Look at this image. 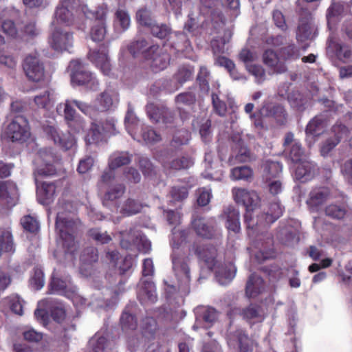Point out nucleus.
Here are the masks:
<instances>
[{"label": "nucleus", "instance_id": "nucleus-1", "mask_svg": "<svg viewBox=\"0 0 352 352\" xmlns=\"http://www.w3.org/2000/svg\"><path fill=\"white\" fill-rule=\"evenodd\" d=\"M72 208V206L69 202L63 204L59 203L56 228L60 236L58 243L63 249L66 262L74 264L78 246L74 241L73 234L77 230L80 222L74 220L72 217L70 210ZM61 254L62 251L58 250L55 251L54 255V257L60 258Z\"/></svg>", "mask_w": 352, "mask_h": 352}, {"label": "nucleus", "instance_id": "nucleus-2", "mask_svg": "<svg viewBox=\"0 0 352 352\" xmlns=\"http://www.w3.org/2000/svg\"><path fill=\"white\" fill-rule=\"evenodd\" d=\"M189 232L181 230L175 227L172 230L170 245L173 248L171 255L173 270L178 282L179 289L188 293L191 280L189 258L184 254V249L188 238Z\"/></svg>", "mask_w": 352, "mask_h": 352}, {"label": "nucleus", "instance_id": "nucleus-3", "mask_svg": "<svg viewBox=\"0 0 352 352\" xmlns=\"http://www.w3.org/2000/svg\"><path fill=\"white\" fill-rule=\"evenodd\" d=\"M195 254L210 270H215V277L220 285H225L229 283L235 276L236 269L230 263L225 267H217V251L212 245H202L196 248Z\"/></svg>", "mask_w": 352, "mask_h": 352}, {"label": "nucleus", "instance_id": "nucleus-4", "mask_svg": "<svg viewBox=\"0 0 352 352\" xmlns=\"http://www.w3.org/2000/svg\"><path fill=\"white\" fill-rule=\"evenodd\" d=\"M232 193L234 201L245 208L246 212L244 218L247 228L249 230L248 235H254V228L258 224L256 215H254V212L261 206V198L258 194L254 190L243 188H233Z\"/></svg>", "mask_w": 352, "mask_h": 352}, {"label": "nucleus", "instance_id": "nucleus-5", "mask_svg": "<svg viewBox=\"0 0 352 352\" xmlns=\"http://www.w3.org/2000/svg\"><path fill=\"white\" fill-rule=\"evenodd\" d=\"M289 156L296 164L294 168L296 179L300 182H306L314 177L316 172V166L308 160L299 142H294L290 148Z\"/></svg>", "mask_w": 352, "mask_h": 352}, {"label": "nucleus", "instance_id": "nucleus-6", "mask_svg": "<svg viewBox=\"0 0 352 352\" xmlns=\"http://www.w3.org/2000/svg\"><path fill=\"white\" fill-rule=\"evenodd\" d=\"M82 10L87 19L94 20L91 26L90 37L93 41H102L107 33L105 18L107 7L102 4L96 10H90L87 6L82 7Z\"/></svg>", "mask_w": 352, "mask_h": 352}, {"label": "nucleus", "instance_id": "nucleus-7", "mask_svg": "<svg viewBox=\"0 0 352 352\" xmlns=\"http://www.w3.org/2000/svg\"><path fill=\"white\" fill-rule=\"evenodd\" d=\"M76 107L82 113L88 116L92 120L97 117V111L92 105L77 100H66L65 102L58 104L56 107V111L58 114L63 115L67 122L80 116L76 113L74 107Z\"/></svg>", "mask_w": 352, "mask_h": 352}, {"label": "nucleus", "instance_id": "nucleus-8", "mask_svg": "<svg viewBox=\"0 0 352 352\" xmlns=\"http://www.w3.org/2000/svg\"><path fill=\"white\" fill-rule=\"evenodd\" d=\"M69 69L71 71L72 82L77 85H85L91 91H96L99 83L93 74L88 72L85 66L79 60L70 62Z\"/></svg>", "mask_w": 352, "mask_h": 352}, {"label": "nucleus", "instance_id": "nucleus-9", "mask_svg": "<svg viewBox=\"0 0 352 352\" xmlns=\"http://www.w3.org/2000/svg\"><path fill=\"white\" fill-rule=\"evenodd\" d=\"M59 158L51 148L41 149L34 160L35 173L52 176L56 173Z\"/></svg>", "mask_w": 352, "mask_h": 352}, {"label": "nucleus", "instance_id": "nucleus-10", "mask_svg": "<svg viewBox=\"0 0 352 352\" xmlns=\"http://www.w3.org/2000/svg\"><path fill=\"white\" fill-rule=\"evenodd\" d=\"M3 135L12 142L25 141L30 135L28 120L22 116H15L7 126Z\"/></svg>", "mask_w": 352, "mask_h": 352}, {"label": "nucleus", "instance_id": "nucleus-11", "mask_svg": "<svg viewBox=\"0 0 352 352\" xmlns=\"http://www.w3.org/2000/svg\"><path fill=\"white\" fill-rule=\"evenodd\" d=\"M116 120L113 118L106 120L101 127L95 122L91 123V128L85 136V141L87 144H98L105 136L116 134Z\"/></svg>", "mask_w": 352, "mask_h": 352}, {"label": "nucleus", "instance_id": "nucleus-12", "mask_svg": "<svg viewBox=\"0 0 352 352\" xmlns=\"http://www.w3.org/2000/svg\"><path fill=\"white\" fill-rule=\"evenodd\" d=\"M27 78L33 82H40L45 78V67L37 52L28 54L22 63Z\"/></svg>", "mask_w": 352, "mask_h": 352}, {"label": "nucleus", "instance_id": "nucleus-13", "mask_svg": "<svg viewBox=\"0 0 352 352\" xmlns=\"http://www.w3.org/2000/svg\"><path fill=\"white\" fill-rule=\"evenodd\" d=\"M49 44L56 52H70L74 45L73 33L61 28L53 26Z\"/></svg>", "mask_w": 352, "mask_h": 352}, {"label": "nucleus", "instance_id": "nucleus-14", "mask_svg": "<svg viewBox=\"0 0 352 352\" xmlns=\"http://www.w3.org/2000/svg\"><path fill=\"white\" fill-rule=\"evenodd\" d=\"M45 132L54 142L64 150L74 149L76 146V140L70 133H63L54 126H47Z\"/></svg>", "mask_w": 352, "mask_h": 352}, {"label": "nucleus", "instance_id": "nucleus-15", "mask_svg": "<svg viewBox=\"0 0 352 352\" xmlns=\"http://www.w3.org/2000/svg\"><path fill=\"white\" fill-rule=\"evenodd\" d=\"M116 168H109L104 171L101 176L100 184L111 185L109 189L104 195V204H107V201H113L122 195L124 192V186L122 184L112 185L115 179Z\"/></svg>", "mask_w": 352, "mask_h": 352}, {"label": "nucleus", "instance_id": "nucleus-16", "mask_svg": "<svg viewBox=\"0 0 352 352\" xmlns=\"http://www.w3.org/2000/svg\"><path fill=\"white\" fill-rule=\"evenodd\" d=\"M195 322L192 326L194 330L210 328L217 318L216 310L212 307L204 306L195 309Z\"/></svg>", "mask_w": 352, "mask_h": 352}, {"label": "nucleus", "instance_id": "nucleus-17", "mask_svg": "<svg viewBox=\"0 0 352 352\" xmlns=\"http://www.w3.org/2000/svg\"><path fill=\"white\" fill-rule=\"evenodd\" d=\"M272 239L267 236L263 239L262 236H258L250 248L251 254H254L255 258L259 263L264 261L273 256L274 252L272 250Z\"/></svg>", "mask_w": 352, "mask_h": 352}, {"label": "nucleus", "instance_id": "nucleus-18", "mask_svg": "<svg viewBox=\"0 0 352 352\" xmlns=\"http://www.w3.org/2000/svg\"><path fill=\"white\" fill-rule=\"evenodd\" d=\"M145 58L151 60V67L155 72L163 70L169 64L170 57L162 48L159 46H152L146 52Z\"/></svg>", "mask_w": 352, "mask_h": 352}, {"label": "nucleus", "instance_id": "nucleus-19", "mask_svg": "<svg viewBox=\"0 0 352 352\" xmlns=\"http://www.w3.org/2000/svg\"><path fill=\"white\" fill-rule=\"evenodd\" d=\"M119 102V94L118 91L113 88L108 87L95 100L94 107L98 113L100 111H107L115 107Z\"/></svg>", "mask_w": 352, "mask_h": 352}, {"label": "nucleus", "instance_id": "nucleus-20", "mask_svg": "<svg viewBox=\"0 0 352 352\" xmlns=\"http://www.w3.org/2000/svg\"><path fill=\"white\" fill-rule=\"evenodd\" d=\"M316 35V27L311 15L309 13L301 17L296 32V39L300 43L311 41Z\"/></svg>", "mask_w": 352, "mask_h": 352}, {"label": "nucleus", "instance_id": "nucleus-21", "mask_svg": "<svg viewBox=\"0 0 352 352\" xmlns=\"http://www.w3.org/2000/svg\"><path fill=\"white\" fill-rule=\"evenodd\" d=\"M225 219V226L229 234V238L238 234L241 230L239 210L232 206L226 207L221 215Z\"/></svg>", "mask_w": 352, "mask_h": 352}, {"label": "nucleus", "instance_id": "nucleus-22", "mask_svg": "<svg viewBox=\"0 0 352 352\" xmlns=\"http://www.w3.org/2000/svg\"><path fill=\"white\" fill-rule=\"evenodd\" d=\"M123 238L120 241V245L123 248L128 249L131 246V241L137 245L140 252L148 253L151 249V243L145 235L138 231H131L129 234L128 239H124L125 235L121 232Z\"/></svg>", "mask_w": 352, "mask_h": 352}, {"label": "nucleus", "instance_id": "nucleus-23", "mask_svg": "<svg viewBox=\"0 0 352 352\" xmlns=\"http://www.w3.org/2000/svg\"><path fill=\"white\" fill-rule=\"evenodd\" d=\"M334 139H327L322 145L320 153L322 156H326L328 153L340 142V141L346 138L349 133L348 129L342 124H336L331 129Z\"/></svg>", "mask_w": 352, "mask_h": 352}, {"label": "nucleus", "instance_id": "nucleus-24", "mask_svg": "<svg viewBox=\"0 0 352 352\" xmlns=\"http://www.w3.org/2000/svg\"><path fill=\"white\" fill-rule=\"evenodd\" d=\"M90 61L94 64L104 75H109L111 65L107 51L102 47L98 50H92L89 53Z\"/></svg>", "mask_w": 352, "mask_h": 352}, {"label": "nucleus", "instance_id": "nucleus-25", "mask_svg": "<svg viewBox=\"0 0 352 352\" xmlns=\"http://www.w3.org/2000/svg\"><path fill=\"white\" fill-rule=\"evenodd\" d=\"M76 18L71 6H57L54 14L52 26L56 24H63L66 26L74 25Z\"/></svg>", "mask_w": 352, "mask_h": 352}, {"label": "nucleus", "instance_id": "nucleus-26", "mask_svg": "<svg viewBox=\"0 0 352 352\" xmlns=\"http://www.w3.org/2000/svg\"><path fill=\"white\" fill-rule=\"evenodd\" d=\"M326 124L322 116H317L307 124L306 128V142L311 146L316 141V138L322 132Z\"/></svg>", "mask_w": 352, "mask_h": 352}, {"label": "nucleus", "instance_id": "nucleus-27", "mask_svg": "<svg viewBox=\"0 0 352 352\" xmlns=\"http://www.w3.org/2000/svg\"><path fill=\"white\" fill-rule=\"evenodd\" d=\"M43 182L41 186L37 187V197L38 201L43 205L50 204L54 199V195L59 190V184Z\"/></svg>", "mask_w": 352, "mask_h": 352}, {"label": "nucleus", "instance_id": "nucleus-28", "mask_svg": "<svg viewBox=\"0 0 352 352\" xmlns=\"http://www.w3.org/2000/svg\"><path fill=\"white\" fill-rule=\"evenodd\" d=\"M146 112L151 120L155 122L162 121L166 124L173 122V113L166 108H158L154 104H148L146 106Z\"/></svg>", "mask_w": 352, "mask_h": 352}, {"label": "nucleus", "instance_id": "nucleus-29", "mask_svg": "<svg viewBox=\"0 0 352 352\" xmlns=\"http://www.w3.org/2000/svg\"><path fill=\"white\" fill-rule=\"evenodd\" d=\"M282 214L283 209L280 205L277 202L272 204L270 207V212L261 215L256 214V220L258 221V224L254 228V232L258 230L259 228H265L274 223Z\"/></svg>", "mask_w": 352, "mask_h": 352}, {"label": "nucleus", "instance_id": "nucleus-30", "mask_svg": "<svg viewBox=\"0 0 352 352\" xmlns=\"http://www.w3.org/2000/svg\"><path fill=\"white\" fill-rule=\"evenodd\" d=\"M0 199L10 206H14L19 199V192L12 182H0Z\"/></svg>", "mask_w": 352, "mask_h": 352}, {"label": "nucleus", "instance_id": "nucleus-31", "mask_svg": "<svg viewBox=\"0 0 352 352\" xmlns=\"http://www.w3.org/2000/svg\"><path fill=\"white\" fill-rule=\"evenodd\" d=\"M192 226L197 235L206 238H212L215 232L212 221L203 217H196L192 221Z\"/></svg>", "mask_w": 352, "mask_h": 352}, {"label": "nucleus", "instance_id": "nucleus-32", "mask_svg": "<svg viewBox=\"0 0 352 352\" xmlns=\"http://www.w3.org/2000/svg\"><path fill=\"white\" fill-rule=\"evenodd\" d=\"M56 100L54 92L50 89H45L38 91L34 96L33 102L38 109L49 110Z\"/></svg>", "mask_w": 352, "mask_h": 352}, {"label": "nucleus", "instance_id": "nucleus-33", "mask_svg": "<svg viewBox=\"0 0 352 352\" xmlns=\"http://www.w3.org/2000/svg\"><path fill=\"white\" fill-rule=\"evenodd\" d=\"M329 195V191L327 188H318L314 189L309 194L307 200V204L311 211H318L319 207L324 202Z\"/></svg>", "mask_w": 352, "mask_h": 352}, {"label": "nucleus", "instance_id": "nucleus-34", "mask_svg": "<svg viewBox=\"0 0 352 352\" xmlns=\"http://www.w3.org/2000/svg\"><path fill=\"white\" fill-rule=\"evenodd\" d=\"M262 117L274 118L278 122H282L285 116V109L280 104L265 102L259 110Z\"/></svg>", "mask_w": 352, "mask_h": 352}, {"label": "nucleus", "instance_id": "nucleus-35", "mask_svg": "<svg viewBox=\"0 0 352 352\" xmlns=\"http://www.w3.org/2000/svg\"><path fill=\"white\" fill-rule=\"evenodd\" d=\"M263 60L274 74H283L287 71L285 63L279 61L277 54L272 50H267L264 52Z\"/></svg>", "mask_w": 352, "mask_h": 352}, {"label": "nucleus", "instance_id": "nucleus-36", "mask_svg": "<svg viewBox=\"0 0 352 352\" xmlns=\"http://www.w3.org/2000/svg\"><path fill=\"white\" fill-rule=\"evenodd\" d=\"M288 88V85H284L283 87L279 88L278 94L281 96L287 95V98L291 106L298 111H303L305 109L306 104H307V100L303 98L301 94L298 91H295L287 94Z\"/></svg>", "mask_w": 352, "mask_h": 352}, {"label": "nucleus", "instance_id": "nucleus-37", "mask_svg": "<svg viewBox=\"0 0 352 352\" xmlns=\"http://www.w3.org/2000/svg\"><path fill=\"white\" fill-rule=\"evenodd\" d=\"M234 144V157L232 156L230 161L234 164L237 162H246L250 160V152L245 146L243 141L240 136H235L232 138Z\"/></svg>", "mask_w": 352, "mask_h": 352}, {"label": "nucleus", "instance_id": "nucleus-38", "mask_svg": "<svg viewBox=\"0 0 352 352\" xmlns=\"http://www.w3.org/2000/svg\"><path fill=\"white\" fill-rule=\"evenodd\" d=\"M265 289L263 280L258 275L252 274L247 282L245 293L249 298H255Z\"/></svg>", "mask_w": 352, "mask_h": 352}, {"label": "nucleus", "instance_id": "nucleus-39", "mask_svg": "<svg viewBox=\"0 0 352 352\" xmlns=\"http://www.w3.org/2000/svg\"><path fill=\"white\" fill-rule=\"evenodd\" d=\"M219 162L217 160L214 161V154L212 152L206 153L204 159L205 170L202 173V176L211 180H220L221 172H212V170L216 168Z\"/></svg>", "mask_w": 352, "mask_h": 352}, {"label": "nucleus", "instance_id": "nucleus-40", "mask_svg": "<svg viewBox=\"0 0 352 352\" xmlns=\"http://www.w3.org/2000/svg\"><path fill=\"white\" fill-rule=\"evenodd\" d=\"M70 287H75L73 285L69 279L62 280L58 277H56L54 274L52 276V282L50 283V291L52 294H56L67 297L70 294Z\"/></svg>", "mask_w": 352, "mask_h": 352}, {"label": "nucleus", "instance_id": "nucleus-41", "mask_svg": "<svg viewBox=\"0 0 352 352\" xmlns=\"http://www.w3.org/2000/svg\"><path fill=\"white\" fill-rule=\"evenodd\" d=\"M349 10V5L342 1H332L331 6L327 10V19L329 27L333 23L335 19Z\"/></svg>", "mask_w": 352, "mask_h": 352}, {"label": "nucleus", "instance_id": "nucleus-42", "mask_svg": "<svg viewBox=\"0 0 352 352\" xmlns=\"http://www.w3.org/2000/svg\"><path fill=\"white\" fill-rule=\"evenodd\" d=\"M113 25L116 29L125 31L131 25V17L127 10L122 8H119L115 12Z\"/></svg>", "mask_w": 352, "mask_h": 352}, {"label": "nucleus", "instance_id": "nucleus-43", "mask_svg": "<svg viewBox=\"0 0 352 352\" xmlns=\"http://www.w3.org/2000/svg\"><path fill=\"white\" fill-rule=\"evenodd\" d=\"M263 178L269 180L278 178L282 172L283 166L278 162L267 160L263 165Z\"/></svg>", "mask_w": 352, "mask_h": 352}, {"label": "nucleus", "instance_id": "nucleus-44", "mask_svg": "<svg viewBox=\"0 0 352 352\" xmlns=\"http://www.w3.org/2000/svg\"><path fill=\"white\" fill-rule=\"evenodd\" d=\"M327 51L333 53L339 59H347L351 56L348 47L336 42L331 36L328 40Z\"/></svg>", "mask_w": 352, "mask_h": 352}, {"label": "nucleus", "instance_id": "nucleus-45", "mask_svg": "<svg viewBox=\"0 0 352 352\" xmlns=\"http://www.w3.org/2000/svg\"><path fill=\"white\" fill-rule=\"evenodd\" d=\"M138 297L140 300H148L151 302H155L157 300V294L154 283L149 280L144 281L138 293Z\"/></svg>", "mask_w": 352, "mask_h": 352}, {"label": "nucleus", "instance_id": "nucleus-46", "mask_svg": "<svg viewBox=\"0 0 352 352\" xmlns=\"http://www.w3.org/2000/svg\"><path fill=\"white\" fill-rule=\"evenodd\" d=\"M70 131L74 133L84 135L89 132L91 125L88 126L85 119L80 116L67 122Z\"/></svg>", "mask_w": 352, "mask_h": 352}, {"label": "nucleus", "instance_id": "nucleus-47", "mask_svg": "<svg viewBox=\"0 0 352 352\" xmlns=\"http://www.w3.org/2000/svg\"><path fill=\"white\" fill-rule=\"evenodd\" d=\"M1 304L10 307L11 311L19 316L23 315V300L16 294H12L1 300Z\"/></svg>", "mask_w": 352, "mask_h": 352}, {"label": "nucleus", "instance_id": "nucleus-48", "mask_svg": "<svg viewBox=\"0 0 352 352\" xmlns=\"http://www.w3.org/2000/svg\"><path fill=\"white\" fill-rule=\"evenodd\" d=\"M131 162V155L126 152H116L113 153L109 159V166L111 168H117L126 165Z\"/></svg>", "mask_w": 352, "mask_h": 352}, {"label": "nucleus", "instance_id": "nucleus-49", "mask_svg": "<svg viewBox=\"0 0 352 352\" xmlns=\"http://www.w3.org/2000/svg\"><path fill=\"white\" fill-rule=\"evenodd\" d=\"M242 315L247 320H254L256 322H261L264 319L265 313L258 306L251 305L242 311Z\"/></svg>", "mask_w": 352, "mask_h": 352}, {"label": "nucleus", "instance_id": "nucleus-50", "mask_svg": "<svg viewBox=\"0 0 352 352\" xmlns=\"http://www.w3.org/2000/svg\"><path fill=\"white\" fill-rule=\"evenodd\" d=\"M252 169L246 166H237L231 170L230 178L232 180L248 181L252 177Z\"/></svg>", "mask_w": 352, "mask_h": 352}, {"label": "nucleus", "instance_id": "nucleus-51", "mask_svg": "<svg viewBox=\"0 0 352 352\" xmlns=\"http://www.w3.org/2000/svg\"><path fill=\"white\" fill-rule=\"evenodd\" d=\"M126 129L133 139L135 137V130L139 127L140 124L139 120L137 118L133 111L129 109L124 119Z\"/></svg>", "mask_w": 352, "mask_h": 352}, {"label": "nucleus", "instance_id": "nucleus-52", "mask_svg": "<svg viewBox=\"0 0 352 352\" xmlns=\"http://www.w3.org/2000/svg\"><path fill=\"white\" fill-rule=\"evenodd\" d=\"M50 300L43 299L38 302V307L35 310L34 315L38 321L45 325L48 319V309L50 308Z\"/></svg>", "mask_w": 352, "mask_h": 352}, {"label": "nucleus", "instance_id": "nucleus-53", "mask_svg": "<svg viewBox=\"0 0 352 352\" xmlns=\"http://www.w3.org/2000/svg\"><path fill=\"white\" fill-rule=\"evenodd\" d=\"M14 251L12 234L5 231L0 236V256L4 253H12Z\"/></svg>", "mask_w": 352, "mask_h": 352}, {"label": "nucleus", "instance_id": "nucleus-54", "mask_svg": "<svg viewBox=\"0 0 352 352\" xmlns=\"http://www.w3.org/2000/svg\"><path fill=\"white\" fill-rule=\"evenodd\" d=\"M194 128L199 129V133L204 142H208L210 139V126L211 123L209 119L204 118L201 122L195 120L192 122Z\"/></svg>", "mask_w": 352, "mask_h": 352}, {"label": "nucleus", "instance_id": "nucleus-55", "mask_svg": "<svg viewBox=\"0 0 352 352\" xmlns=\"http://www.w3.org/2000/svg\"><path fill=\"white\" fill-rule=\"evenodd\" d=\"M246 70L254 78L257 84H262L267 79V74L263 66L257 64L247 65Z\"/></svg>", "mask_w": 352, "mask_h": 352}, {"label": "nucleus", "instance_id": "nucleus-56", "mask_svg": "<svg viewBox=\"0 0 352 352\" xmlns=\"http://www.w3.org/2000/svg\"><path fill=\"white\" fill-rule=\"evenodd\" d=\"M143 205L140 202L132 199H127L120 208V212L126 215H133L140 212Z\"/></svg>", "mask_w": 352, "mask_h": 352}, {"label": "nucleus", "instance_id": "nucleus-57", "mask_svg": "<svg viewBox=\"0 0 352 352\" xmlns=\"http://www.w3.org/2000/svg\"><path fill=\"white\" fill-rule=\"evenodd\" d=\"M280 56L285 60H296L300 56V50L294 44L289 45L280 49Z\"/></svg>", "mask_w": 352, "mask_h": 352}, {"label": "nucleus", "instance_id": "nucleus-58", "mask_svg": "<svg viewBox=\"0 0 352 352\" xmlns=\"http://www.w3.org/2000/svg\"><path fill=\"white\" fill-rule=\"evenodd\" d=\"M190 139V133L186 129H180L175 132L171 142V146L178 148L182 145L187 144Z\"/></svg>", "mask_w": 352, "mask_h": 352}, {"label": "nucleus", "instance_id": "nucleus-59", "mask_svg": "<svg viewBox=\"0 0 352 352\" xmlns=\"http://www.w3.org/2000/svg\"><path fill=\"white\" fill-rule=\"evenodd\" d=\"M91 352H106L107 349V340L103 336L96 334L89 342Z\"/></svg>", "mask_w": 352, "mask_h": 352}, {"label": "nucleus", "instance_id": "nucleus-60", "mask_svg": "<svg viewBox=\"0 0 352 352\" xmlns=\"http://www.w3.org/2000/svg\"><path fill=\"white\" fill-rule=\"evenodd\" d=\"M225 36L226 38H215L211 41V47L214 54H223L228 50L226 45L231 37L230 32H226Z\"/></svg>", "mask_w": 352, "mask_h": 352}, {"label": "nucleus", "instance_id": "nucleus-61", "mask_svg": "<svg viewBox=\"0 0 352 352\" xmlns=\"http://www.w3.org/2000/svg\"><path fill=\"white\" fill-rule=\"evenodd\" d=\"M122 329L124 331L135 330L137 327V321L131 314L124 311L120 318Z\"/></svg>", "mask_w": 352, "mask_h": 352}, {"label": "nucleus", "instance_id": "nucleus-62", "mask_svg": "<svg viewBox=\"0 0 352 352\" xmlns=\"http://www.w3.org/2000/svg\"><path fill=\"white\" fill-rule=\"evenodd\" d=\"M40 30L36 27V22L34 21H29L24 23L22 30L20 32V37L33 38L38 36Z\"/></svg>", "mask_w": 352, "mask_h": 352}, {"label": "nucleus", "instance_id": "nucleus-63", "mask_svg": "<svg viewBox=\"0 0 352 352\" xmlns=\"http://www.w3.org/2000/svg\"><path fill=\"white\" fill-rule=\"evenodd\" d=\"M149 28L154 36L161 39L166 38L170 34V28L166 24H160L154 21Z\"/></svg>", "mask_w": 352, "mask_h": 352}, {"label": "nucleus", "instance_id": "nucleus-64", "mask_svg": "<svg viewBox=\"0 0 352 352\" xmlns=\"http://www.w3.org/2000/svg\"><path fill=\"white\" fill-rule=\"evenodd\" d=\"M234 336L239 342L241 352H252V346L250 345L251 341L243 331H237Z\"/></svg>", "mask_w": 352, "mask_h": 352}]
</instances>
